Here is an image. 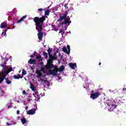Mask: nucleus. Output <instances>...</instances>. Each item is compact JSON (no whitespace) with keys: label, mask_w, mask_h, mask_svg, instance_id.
I'll list each match as a JSON object with an SVG mask.
<instances>
[{"label":"nucleus","mask_w":126,"mask_h":126,"mask_svg":"<svg viewBox=\"0 0 126 126\" xmlns=\"http://www.w3.org/2000/svg\"><path fill=\"white\" fill-rule=\"evenodd\" d=\"M7 32V30H4V32H2L1 35H3V36H5L6 35Z\"/></svg>","instance_id":"nucleus-28"},{"label":"nucleus","mask_w":126,"mask_h":126,"mask_svg":"<svg viewBox=\"0 0 126 126\" xmlns=\"http://www.w3.org/2000/svg\"><path fill=\"white\" fill-rule=\"evenodd\" d=\"M22 94L23 95H27V93L25 91H23Z\"/></svg>","instance_id":"nucleus-31"},{"label":"nucleus","mask_w":126,"mask_h":126,"mask_svg":"<svg viewBox=\"0 0 126 126\" xmlns=\"http://www.w3.org/2000/svg\"><path fill=\"white\" fill-rule=\"evenodd\" d=\"M34 22L35 24V29L38 31L37 34L38 39L41 41L43 39V33L41 32L43 30V24H44V21L46 20V16H43L40 18L39 17H35L33 19Z\"/></svg>","instance_id":"nucleus-1"},{"label":"nucleus","mask_w":126,"mask_h":126,"mask_svg":"<svg viewBox=\"0 0 126 126\" xmlns=\"http://www.w3.org/2000/svg\"><path fill=\"white\" fill-rule=\"evenodd\" d=\"M13 78L14 79H19V78H22V77L21 75H20V74H17V75H14L13 76Z\"/></svg>","instance_id":"nucleus-18"},{"label":"nucleus","mask_w":126,"mask_h":126,"mask_svg":"<svg viewBox=\"0 0 126 126\" xmlns=\"http://www.w3.org/2000/svg\"><path fill=\"white\" fill-rule=\"evenodd\" d=\"M44 14H45V15H47V16L50 15V10L47 9L46 10H45Z\"/></svg>","instance_id":"nucleus-25"},{"label":"nucleus","mask_w":126,"mask_h":126,"mask_svg":"<svg viewBox=\"0 0 126 126\" xmlns=\"http://www.w3.org/2000/svg\"><path fill=\"white\" fill-rule=\"evenodd\" d=\"M41 81H42V82H45L47 84V85H49L50 84V82L47 80L41 79Z\"/></svg>","instance_id":"nucleus-23"},{"label":"nucleus","mask_w":126,"mask_h":126,"mask_svg":"<svg viewBox=\"0 0 126 126\" xmlns=\"http://www.w3.org/2000/svg\"><path fill=\"white\" fill-rule=\"evenodd\" d=\"M63 34H64V32H63V31L62 32H61L62 36H63Z\"/></svg>","instance_id":"nucleus-35"},{"label":"nucleus","mask_w":126,"mask_h":126,"mask_svg":"<svg viewBox=\"0 0 126 126\" xmlns=\"http://www.w3.org/2000/svg\"><path fill=\"white\" fill-rule=\"evenodd\" d=\"M27 115H34L36 114V109H32L27 111Z\"/></svg>","instance_id":"nucleus-10"},{"label":"nucleus","mask_w":126,"mask_h":126,"mask_svg":"<svg viewBox=\"0 0 126 126\" xmlns=\"http://www.w3.org/2000/svg\"><path fill=\"white\" fill-rule=\"evenodd\" d=\"M64 7H66V8H68V7L67 6V4H65L64 5Z\"/></svg>","instance_id":"nucleus-33"},{"label":"nucleus","mask_w":126,"mask_h":126,"mask_svg":"<svg viewBox=\"0 0 126 126\" xmlns=\"http://www.w3.org/2000/svg\"><path fill=\"white\" fill-rule=\"evenodd\" d=\"M46 17L47 18H48V17H47V16H46Z\"/></svg>","instance_id":"nucleus-48"},{"label":"nucleus","mask_w":126,"mask_h":126,"mask_svg":"<svg viewBox=\"0 0 126 126\" xmlns=\"http://www.w3.org/2000/svg\"><path fill=\"white\" fill-rule=\"evenodd\" d=\"M69 65L72 69H75V66H76V63H69Z\"/></svg>","instance_id":"nucleus-16"},{"label":"nucleus","mask_w":126,"mask_h":126,"mask_svg":"<svg viewBox=\"0 0 126 126\" xmlns=\"http://www.w3.org/2000/svg\"><path fill=\"white\" fill-rule=\"evenodd\" d=\"M31 89H32V90L34 92H35L36 90V89H35V87H34V85H33L32 84H31Z\"/></svg>","instance_id":"nucleus-24"},{"label":"nucleus","mask_w":126,"mask_h":126,"mask_svg":"<svg viewBox=\"0 0 126 126\" xmlns=\"http://www.w3.org/2000/svg\"><path fill=\"white\" fill-rule=\"evenodd\" d=\"M33 96L35 97L36 101H39L40 100V95L38 94V92L35 93V94H33Z\"/></svg>","instance_id":"nucleus-11"},{"label":"nucleus","mask_w":126,"mask_h":126,"mask_svg":"<svg viewBox=\"0 0 126 126\" xmlns=\"http://www.w3.org/2000/svg\"><path fill=\"white\" fill-rule=\"evenodd\" d=\"M55 60H57V58H49L48 60H47V63L45 65L44 68L47 70H50V69H52V68H55V65L53 64Z\"/></svg>","instance_id":"nucleus-3"},{"label":"nucleus","mask_w":126,"mask_h":126,"mask_svg":"<svg viewBox=\"0 0 126 126\" xmlns=\"http://www.w3.org/2000/svg\"><path fill=\"white\" fill-rule=\"evenodd\" d=\"M52 49H51L50 48H49V49L47 50L49 59H57V57L53 56V55L51 54V53H52Z\"/></svg>","instance_id":"nucleus-9"},{"label":"nucleus","mask_w":126,"mask_h":126,"mask_svg":"<svg viewBox=\"0 0 126 126\" xmlns=\"http://www.w3.org/2000/svg\"><path fill=\"white\" fill-rule=\"evenodd\" d=\"M41 70L43 71V73H45V69L44 68H41Z\"/></svg>","instance_id":"nucleus-32"},{"label":"nucleus","mask_w":126,"mask_h":126,"mask_svg":"<svg viewBox=\"0 0 126 126\" xmlns=\"http://www.w3.org/2000/svg\"><path fill=\"white\" fill-rule=\"evenodd\" d=\"M42 77H44L45 78V76L43 75V76H42Z\"/></svg>","instance_id":"nucleus-47"},{"label":"nucleus","mask_w":126,"mask_h":126,"mask_svg":"<svg viewBox=\"0 0 126 126\" xmlns=\"http://www.w3.org/2000/svg\"><path fill=\"white\" fill-rule=\"evenodd\" d=\"M0 27L1 29H3V28H5V27H7V24L5 22H2L0 24Z\"/></svg>","instance_id":"nucleus-15"},{"label":"nucleus","mask_w":126,"mask_h":126,"mask_svg":"<svg viewBox=\"0 0 126 126\" xmlns=\"http://www.w3.org/2000/svg\"><path fill=\"white\" fill-rule=\"evenodd\" d=\"M58 69V71H59V72H63V70H64V65H62L60 66V68L58 67H56Z\"/></svg>","instance_id":"nucleus-14"},{"label":"nucleus","mask_w":126,"mask_h":126,"mask_svg":"<svg viewBox=\"0 0 126 126\" xmlns=\"http://www.w3.org/2000/svg\"><path fill=\"white\" fill-rule=\"evenodd\" d=\"M20 111L19 110H17V115H19V114H20Z\"/></svg>","instance_id":"nucleus-36"},{"label":"nucleus","mask_w":126,"mask_h":126,"mask_svg":"<svg viewBox=\"0 0 126 126\" xmlns=\"http://www.w3.org/2000/svg\"><path fill=\"white\" fill-rule=\"evenodd\" d=\"M21 121L23 125H25V124H26V119H25V118H22L21 119Z\"/></svg>","instance_id":"nucleus-22"},{"label":"nucleus","mask_w":126,"mask_h":126,"mask_svg":"<svg viewBox=\"0 0 126 126\" xmlns=\"http://www.w3.org/2000/svg\"><path fill=\"white\" fill-rule=\"evenodd\" d=\"M11 108V106H8V109H9V108Z\"/></svg>","instance_id":"nucleus-41"},{"label":"nucleus","mask_w":126,"mask_h":126,"mask_svg":"<svg viewBox=\"0 0 126 126\" xmlns=\"http://www.w3.org/2000/svg\"><path fill=\"white\" fill-rule=\"evenodd\" d=\"M7 27V29H8V30L10 29V28L7 27H7Z\"/></svg>","instance_id":"nucleus-40"},{"label":"nucleus","mask_w":126,"mask_h":126,"mask_svg":"<svg viewBox=\"0 0 126 126\" xmlns=\"http://www.w3.org/2000/svg\"><path fill=\"white\" fill-rule=\"evenodd\" d=\"M28 63L30 64H36V60L35 59H30V60L28 61Z\"/></svg>","instance_id":"nucleus-13"},{"label":"nucleus","mask_w":126,"mask_h":126,"mask_svg":"<svg viewBox=\"0 0 126 126\" xmlns=\"http://www.w3.org/2000/svg\"><path fill=\"white\" fill-rule=\"evenodd\" d=\"M26 17H27V15L23 16L20 20L17 21V23H20V22H22Z\"/></svg>","instance_id":"nucleus-17"},{"label":"nucleus","mask_w":126,"mask_h":126,"mask_svg":"<svg viewBox=\"0 0 126 126\" xmlns=\"http://www.w3.org/2000/svg\"><path fill=\"white\" fill-rule=\"evenodd\" d=\"M67 11H65V14L63 16H60L59 19L57 20L58 22H62V21L64 20L65 18H66V16H67Z\"/></svg>","instance_id":"nucleus-7"},{"label":"nucleus","mask_w":126,"mask_h":126,"mask_svg":"<svg viewBox=\"0 0 126 126\" xmlns=\"http://www.w3.org/2000/svg\"><path fill=\"white\" fill-rule=\"evenodd\" d=\"M5 64H6V62H3V64H1L0 66H2V67H6Z\"/></svg>","instance_id":"nucleus-27"},{"label":"nucleus","mask_w":126,"mask_h":126,"mask_svg":"<svg viewBox=\"0 0 126 126\" xmlns=\"http://www.w3.org/2000/svg\"><path fill=\"white\" fill-rule=\"evenodd\" d=\"M57 54V53H55L54 54V55H53V57H56V55Z\"/></svg>","instance_id":"nucleus-39"},{"label":"nucleus","mask_w":126,"mask_h":126,"mask_svg":"<svg viewBox=\"0 0 126 126\" xmlns=\"http://www.w3.org/2000/svg\"><path fill=\"white\" fill-rule=\"evenodd\" d=\"M12 29H14V25L13 26Z\"/></svg>","instance_id":"nucleus-45"},{"label":"nucleus","mask_w":126,"mask_h":126,"mask_svg":"<svg viewBox=\"0 0 126 126\" xmlns=\"http://www.w3.org/2000/svg\"><path fill=\"white\" fill-rule=\"evenodd\" d=\"M99 65H101V62L99 63Z\"/></svg>","instance_id":"nucleus-44"},{"label":"nucleus","mask_w":126,"mask_h":126,"mask_svg":"<svg viewBox=\"0 0 126 126\" xmlns=\"http://www.w3.org/2000/svg\"><path fill=\"white\" fill-rule=\"evenodd\" d=\"M63 52L65 54H67V55H69V52H68V51H67V49H66V47H65V46L63 47Z\"/></svg>","instance_id":"nucleus-19"},{"label":"nucleus","mask_w":126,"mask_h":126,"mask_svg":"<svg viewBox=\"0 0 126 126\" xmlns=\"http://www.w3.org/2000/svg\"><path fill=\"white\" fill-rule=\"evenodd\" d=\"M38 11H43V8H39L38 9Z\"/></svg>","instance_id":"nucleus-34"},{"label":"nucleus","mask_w":126,"mask_h":126,"mask_svg":"<svg viewBox=\"0 0 126 126\" xmlns=\"http://www.w3.org/2000/svg\"><path fill=\"white\" fill-rule=\"evenodd\" d=\"M64 21L60 23V25H65V24H68L69 25L70 23H71V21H70V19H66V18H65V20H64Z\"/></svg>","instance_id":"nucleus-8"},{"label":"nucleus","mask_w":126,"mask_h":126,"mask_svg":"<svg viewBox=\"0 0 126 126\" xmlns=\"http://www.w3.org/2000/svg\"><path fill=\"white\" fill-rule=\"evenodd\" d=\"M36 73L37 74V78H39L40 80L41 81V79H42V74L41 73V71L39 70H37L36 71Z\"/></svg>","instance_id":"nucleus-12"},{"label":"nucleus","mask_w":126,"mask_h":126,"mask_svg":"<svg viewBox=\"0 0 126 126\" xmlns=\"http://www.w3.org/2000/svg\"><path fill=\"white\" fill-rule=\"evenodd\" d=\"M26 110H27V109H28V107H26Z\"/></svg>","instance_id":"nucleus-46"},{"label":"nucleus","mask_w":126,"mask_h":126,"mask_svg":"<svg viewBox=\"0 0 126 126\" xmlns=\"http://www.w3.org/2000/svg\"><path fill=\"white\" fill-rule=\"evenodd\" d=\"M67 48L68 49V52H69V53H70V46H69V45H67Z\"/></svg>","instance_id":"nucleus-29"},{"label":"nucleus","mask_w":126,"mask_h":126,"mask_svg":"<svg viewBox=\"0 0 126 126\" xmlns=\"http://www.w3.org/2000/svg\"><path fill=\"white\" fill-rule=\"evenodd\" d=\"M27 74V72H26V70H25V69H23L22 70V76L21 77H22V78H23V76L24 75H26V74Z\"/></svg>","instance_id":"nucleus-21"},{"label":"nucleus","mask_w":126,"mask_h":126,"mask_svg":"<svg viewBox=\"0 0 126 126\" xmlns=\"http://www.w3.org/2000/svg\"><path fill=\"white\" fill-rule=\"evenodd\" d=\"M123 90L124 91H125V90L126 91V88H123Z\"/></svg>","instance_id":"nucleus-43"},{"label":"nucleus","mask_w":126,"mask_h":126,"mask_svg":"<svg viewBox=\"0 0 126 126\" xmlns=\"http://www.w3.org/2000/svg\"><path fill=\"white\" fill-rule=\"evenodd\" d=\"M5 61L6 62H6H8V58L5 59Z\"/></svg>","instance_id":"nucleus-38"},{"label":"nucleus","mask_w":126,"mask_h":126,"mask_svg":"<svg viewBox=\"0 0 126 126\" xmlns=\"http://www.w3.org/2000/svg\"><path fill=\"white\" fill-rule=\"evenodd\" d=\"M43 55L45 57V59H48V53L45 52H43Z\"/></svg>","instance_id":"nucleus-26"},{"label":"nucleus","mask_w":126,"mask_h":126,"mask_svg":"<svg viewBox=\"0 0 126 126\" xmlns=\"http://www.w3.org/2000/svg\"><path fill=\"white\" fill-rule=\"evenodd\" d=\"M35 56H36V54H35V52H34V53H33V54L31 55L30 57L32 58V59H33V58H34Z\"/></svg>","instance_id":"nucleus-30"},{"label":"nucleus","mask_w":126,"mask_h":126,"mask_svg":"<svg viewBox=\"0 0 126 126\" xmlns=\"http://www.w3.org/2000/svg\"><path fill=\"white\" fill-rule=\"evenodd\" d=\"M62 32H63V31H62V30H60V31H59V33H62Z\"/></svg>","instance_id":"nucleus-42"},{"label":"nucleus","mask_w":126,"mask_h":126,"mask_svg":"<svg viewBox=\"0 0 126 126\" xmlns=\"http://www.w3.org/2000/svg\"><path fill=\"white\" fill-rule=\"evenodd\" d=\"M58 68L55 67L53 70L50 69L48 70L47 75H53V76H56V75L58 74Z\"/></svg>","instance_id":"nucleus-5"},{"label":"nucleus","mask_w":126,"mask_h":126,"mask_svg":"<svg viewBox=\"0 0 126 126\" xmlns=\"http://www.w3.org/2000/svg\"><path fill=\"white\" fill-rule=\"evenodd\" d=\"M43 58H42V56L41 55H39L36 56V60H38L39 62H41L43 61Z\"/></svg>","instance_id":"nucleus-20"},{"label":"nucleus","mask_w":126,"mask_h":126,"mask_svg":"<svg viewBox=\"0 0 126 126\" xmlns=\"http://www.w3.org/2000/svg\"><path fill=\"white\" fill-rule=\"evenodd\" d=\"M12 67L9 68L7 70L1 71L0 72V83H1L5 79V82L7 84H11V81L9 80L8 78L6 77V76L9 73V72L12 71Z\"/></svg>","instance_id":"nucleus-2"},{"label":"nucleus","mask_w":126,"mask_h":126,"mask_svg":"<svg viewBox=\"0 0 126 126\" xmlns=\"http://www.w3.org/2000/svg\"><path fill=\"white\" fill-rule=\"evenodd\" d=\"M106 104L108 106L109 111H114L116 109V105H115V101L114 100L108 99L106 101Z\"/></svg>","instance_id":"nucleus-4"},{"label":"nucleus","mask_w":126,"mask_h":126,"mask_svg":"<svg viewBox=\"0 0 126 126\" xmlns=\"http://www.w3.org/2000/svg\"><path fill=\"white\" fill-rule=\"evenodd\" d=\"M6 125H7V126H11L12 124H10V123H7Z\"/></svg>","instance_id":"nucleus-37"},{"label":"nucleus","mask_w":126,"mask_h":126,"mask_svg":"<svg viewBox=\"0 0 126 126\" xmlns=\"http://www.w3.org/2000/svg\"><path fill=\"white\" fill-rule=\"evenodd\" d=\"M91 96L90 98H91L93 99H97V98L99 97V96H100V94L99 92H95L94 93V90H92L91 91Z\"/></svg>","instance_id":"nucleus-6"}]
</instances>
